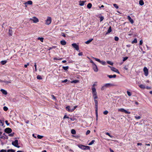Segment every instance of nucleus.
I'll return each mask as SVG.
<instances>
[{
    "label": "nucleus",
    "instance_id": "obj_57",
    "mask_svg": "<svg viewBox=\"0 0 152 152\" xmlns=\"http://www.w3.org/2000/svg\"><path fill=\"white\" fill-rule=\"evenodd\" d=\"M142 43H143V42H142V40H140V41L139 45H141L142 44Z\"/></svg>",
    "mask_w": 152,
    "mask_h": 152
},
{
    "label": "nucleus",
    "instance_id": "obj_20",
    "mask_svg": "<svg viewBox=\"0 0 152 152\" xmlns=\"http://www.w3.org/2000/svg\"><path fill=\"white\" fill-rule=\"evenodd\" d=\"M139 4L141 6H142L144 4V1L142 0H140L139 1Z\"/></svg>",
    "mask_w": 152,
    "mask_h": 152
},
{
    "label": "nucleus",
    "instance_id": "obj_37",
    "mask_svg": "<svg viewBox=\"0 0 152 152\" xmlns=\"http://www.w3.org/2000/svg\"><path fill=\"white\" fill-rule=\"evenodd\" d=\"M137 42V39L136 38H135L134 39V40L132 42V44H134V43H136Z\"/></svg>",
    "mask_w": 152,
    "mask_h": 152
},
{
    "label": "nucleus",
    "instance_id": "obj_39",
    "mask_svg": "<svg viewBox=\"0 0 152 152\" xmlns=\"http://www.w3.org/2000/svg\"><path fill=\"white\" fill-rule=\"evenodd\" d=\"M37 78L39 80H41L42 79V77L39 75H38L37 76Z\"/></svg>",
    "mask_w": 152,
    "mask_h": 152
},
{
    "label": "nucleus",
    "instance_id": "obj_5",
    "mask_svg": "<svg viewBox=\"0 0 152 152\" xmlns=\"http://www.w3.org/2000/svg\"><path fill=\"white\" fill-rule=\"evenodd\" d=\"M0 138L5 139L8 138V136L6 135L5 134H0Z\"/></svg>",
    "mask_w": 152,
    "mask_h": 152
},
{
    "label": "nucleus",
    "instance_id": "obj_40",
    "mask_svg": "<svg viewBox=\"0 0 152 152\" xmlns=\"http://www.w3.org/2000/svg\"><path fill=\"white\" fill-rule=\"evenodd\" d=\"M113 5L116 9H118V7L117 4H113Z\"/></svg>",
    "mask_w": 152,
    "mask_h": 152
},
{
    "label": "nucleus",
    "instance_id": "obj_48",
    "mask_svg": "<svg viewBox=\"0 0 152 152\" xmlns=\"http://www.w3.org/2000/svg\"><path fill=\"white\" fill-rule=\"evenodd\" d=\"M139 87L142 88H145V86L144 85H140L139 86Z\"/></svg>",
    "mask_w": 152,
    "mask_h": 152
},
{
    "label": "nucleus",
    "instance_id": "obj_31",
    "mask_svg": "<svg viewBox=\"0 0 152 152\" xmlns=\"http://www.w3.org/2000/svg\"><path fill=\"white\" fill-rule=\"evenodd\" d=\"M7 62V61H1V64L2 65H4L5 64H6Z\"/></svg>",
    "mask_w": 152,
    "mask_h": 152
},
{
    "label": "nucleus",
    "instance_id": "obj_14",
    "mask_svg": "<svg viewBox=\"0 0 152 152\" xmlns=\"http://www.w3.org/2000/svg\"><path fill=\"white\" fill-rule=\"evenodd\" d=\"M86 2L85 1H79V5L80 6H83L84 4V3Z\"/></svg>",
    "mask_w": 152,
    "mask_h": 152
},
{
    "label": "nucleus",
    "instance_id": "obj_32",
    "mask_svg": "<svg viewBox=\"0 0 152 152\" xmlns=\"http://www.w3.org/2000/svg\"><path fill=\"white\" fill-rule=\"evenodd\" d=\"M62 68L64 70H66L69 69V67L68 66H63L62 67Z\"/></svg>",
    "mask_w": 152,
    "mask_h": 152
},
{
    "label": "nucleus",
    "instance_id": "obj_2",
    "mask_svg": "<svg viewBox=\"0 0 152 152\" xmlns=\"http://www.w3.org/2000/svg\"><path fill=\"white\" fill-rule=\"evenodd\" d=\"M51 18L50 17H48L47 19L45 21V24L47 25H49L51 23Z\"/></svg>",
    "mask_w": 152,
    "mask_h": 152
},
{
    "label": "nucleus",
    "instance_id": "obj_8",
    "mask_svg": "<svg viewBox=\"0 0 152 152\" xmlns=\"http://www.w3.org/2000/svg\"><path fill=\"white\" fill-rule=\"evenodd\" d=\"M4 131L6 133H11L12 132V130L10 128H7L4 129Z\"/></svg>",
    "mask_w": 152,
    "mask_h": 152
},
{
    "label": "nucleus",
    "instance_id": "obj_33",
    "mask_svg": "<svg viewBox=\"0 0 152 152\" xmlns=\"http://www.w3.org/2000/svg\"><path fill=\"white\" fill-rule=\"evenodd\" d=\"M4 121L1 120H0V126H3L4 125Z\"/></svg>",
    "mask_w": 152,
    "mask_h": 152
},
{
    "label": "nucleus",
    "instance_id": "obj_23",
    "mask_svg": "<svg viewBox=\"0 0 152 152\" xmlns=\"http://www.w3.org/2000/svg\"><path fill=\"white\" fill-rule=\"evenodd\" d=\"M79 82V80H75L71 81V83H76Z\"/></svg>",
    "mask_w": 152,
    "mask_h": 152
},
{
    "label": "nucleus",
    "instance_id": "obj_61",
    "mask_svg": "<svg viewBox=\"0 0 152 152\" xmlns=\"http://www.w3.org/2000/svg\"><path fill=\"white\" fill-rule=\"evenodd\" d=\"M51 96L53 99H54L55 100L56 99V97L53 95H52Z\"/></svg>",
    "mask_w": 152,
    "mask_h": 152
},
{
    "label": "nucleus",
    "instance_id": "obj_24",
    "mask_svg": "<svg viewBox=\"0 0 152 152\" xmlns=\"http://www.w3.org/2000/svg\"><path fill=\"white\" fill-rule=\"evenodd\" d=\"M26 4H29V5H31L32 4V1L29 0L27 2H26Z\"/></svg>",
    "mask_w": 152,
    "mask_h": 152
},
{
    "label": "nucleus",
    "instance_id": "obj_64",
    "mask_svg": "<svg viewBox=\"0 0 152 152\" xmlns=\"http://www.w3.org/2000/svg\"><path fill=\"white\" fill-rule=\"evenodd\" d=\"M9 134V135L10 136L12 137L13 136L14 134Z\"/></svg>",
    "mask_w": 152,
    "mask_h": 152
},
{
    "label": "nucleus",
    "instance_id": "obj_28",
    "mask_svg": "<svg viewBox=\"0 0 152 152\" xmlns=\"http://www.w3.org/2000/svg\"><path fill=\"white\" fill-rule=\"evenodd\" d=\"M79 147L85 150L86 146L81 145Z\"/></svg>",
    "mask_w": 152,
    "mask_h": 152
},
{
    "label": "nucleus",
    "instance_id": "obj_35",
    "mask_svg": "<svg viewBox=\"0 0 152 152\" xmlns=\"http://www.w3.org/2000/svg\"><path fill=\"white\" fill-rule=\"evenodd\" d=\"M38 39L40 40L41 42H43V41L44 38L43 37H38Z\"/></svg>",
    "mask_w": 152,
    "mask_h": 152
},
{
    "label": "nucleus",
    "instance_id": "obj_9",
    "mask_svg": "<svg viewBox=\"0 0 152 152\" xmlns=\"http://www.w3.org/2000/svg\"><path fill=\"white\" fill-rule=\"evenodd\" d=\"M143 71L145 76H147L148 75V69L147 68L145 67L143 69Z\"/></svg>",
    "mask_w": 152,
    "mask_h": 152
},
{
    "label": "nucleus",
    "instance_id": "obj_36",
    "mask_svg": "<svg viewBox=\"0 0 152 152\" xmlns=\"http://www.w3.org/2000/svg\"><path fill=\"white\" fill-rule=\"evenodd\" d=\"M100 63L104 65H105L106 64V62L104 61H101Z\"/></svg>",
    "mask_w": 152,
    "mask_h": 152
},
{
    "label": "nucleus",
    "instance_id": "obj_6",
    "mask_svg": "<svg viewBox=\"0 0 152 152\" xmlns=\"http://www.w3.org/2000/svg\"><path fill=\"white\" fill-rule=\"evenodd\" d=\"M30 19L32 20L34 23H37L39 21L38 18L35 17H34L32 18H30Z\"/></svg>",
    "mask_w": 152,
    "mask_h": 152
},
{
    "label": "nucleus",
    "instance_id": "obj_26",
    "mask_svg": "<svg viewBox=\"0 0 152 152\" xmlns=\"http://www.w3.org/2000/svg\"><path fill=\"white\" fill-rule=\"evenodd\" d=\"M1 82L5 83L6 84H8L9 83H11V82L10 81H7L6 80H1Z\"/></svg>",
    "mask_w": 152,
    "mask_h": 152
},
{
    "label": "nucleus",
    "instance_id": "obj_56",
    "mask_svg": "<svg viewBox=\"0 0 152 152\" xmlns=\"http://www.w3.org/2000/svg\"><path fill=\"white\" fill-rule=\"evenodd\" d=\"M94 102L95 103V105H98V101L97 100H94Z\"/></svg>",
    "mask_w": 152,
    "mask_h": 152
},
{
    "label": "nucleus",
    "instance_id": "obj_60",
    "mask_svg": "<svg viewBox=\"0 0 152 152\" xmlns=\"http://www.w3.org/2000/svg\"><path fill=\"white\" fill-rule=\"evenodd\" d=\"M63 118H64V119H65V118H69V117L68 116H67L66 115H64V116Z\"/></svg>",
    "mask_w": 152,
    "mask_h": 152
},
{
    "label": "nucleus",
    "instance_id": "obj_4",
    "mask_svg": "<svg viewBox=\"0 0 152 152\" xmlns=\"http://www.w3.org/2000/svg\"><path fill=\"white\" fill-rule=\"evenodd\" d=\"M118 111L122 112H124L126 114H129L131 113L130 112L127 111L124 109L121 108L118 109Z\"/></svg>",
    "mask_w": 152,
    "mask_h": 152
},
{
    "label": "nucleus",
    "instance_id": "obj_47",
    "mask_svg": "<svg viewBox=\"0 0 152 152\" xmlns=\"http://www.w3.org/2000/svg\"><path fill=\"white\" fill-rule=\"evenodd\" d=\"M108 113V111L107 110H105L103 112V114L104 115H107Z\"/></svg>",
    "mask_w": 152,
    "mask_h": 152
},
{
    "label": "nucleus",
    "instance_id": "obj_34",
    "mask_svg": "<svg viewBox=\"0 0 152 152\" xmlns=\"http://www.w3.org/2000/svg\"><path fill=\"white\" fill-rule=\"evenodd\" d=\"M15 151L14 150L11 149H9L7 150V152H15Z\"/></svg>",
    "mask_w": 152,
    "mask_h": 152
},
{
    "label": "nucleus",
    "instance_id": "obj_7",
    "mask_svg": "<svg viewBox=\"0 0 152 152\" xmlns=\"http://www.w3.org/2000/svg\"><path fill=\"white\" fill-rule=\"evenodd\" d=\"M72 46L77 51L79 50V46L75 43H74L72 44Z\"/></svg>",
    "mask_w": 152,
    "mask_h": 152
},
{
    "label": "nucleus",
    "instance_id": "obj_12",
    "mask_svg": "<svg viewBox=\"0 0 152 152\" xmlns=\"http://www.w3.org/2000/svg\"><path fill=\"white\" fill-rule=\"evenodd\" d=\"M127 18L131 23L133 24L134 23L133 20L131 18L130 16H128Z\"/></svg>",
    "mask_w": 152,
    "mask_h": 152
},
{
    "label": "nucleus",
    "instance_id": "obj_1",
    "mask_svg": "<svg viewBox=\"0 0 152 152\" xmlns=\"http://www.w3.org/2000/svg\"><path fill=\"white\" fill-rule=\"evenodd\" d=\"M115 86V85L112 83H106L102 86L101 88V90L102 91H103L105 90L107 88H110L112 86Z\"/></svg>",
    "mask_w": 152,
    "mask_h": 152
},
{
    "label": "nucleus",
    "instance_id": "obj_10",
    "mask_svg": "<svg viewBox=\"0 0 152 152\" xmlns=\"http://www.w3.org/2000/svg\"><path fill=\"white\" fill-rule=\"evenodd\" d=\"M110 69L111 70H112L113 71L117 72L118 73H119V71H118V69L115 68V67H110Z\"/></svg>",
    "mask_w": 152,
    "mask_h": 152
},
{
    "label": "nucleus",
    "instance_id": "obj_11",
    "mask_svg": "<svg viewBox=\"0 0 152 152\" xmlns=\"http://www.w3.org/2000/svg\"><path fill=\"white\" fill-rule=\"evenodd\" d=\"M12 28L10 27V28L9 30L8 34L9 36H11L12 35L13 31L12 30Z\"/></svg>",
    "mask_w": 152,
    "mask_h": 152
},
{
    "label": "nucleus",
    "instance_id": "obj_16",
    "mask_svg": "<svg viewBox=\"0 0 152 152\" xmlns=\"http://www.w3.org/2000/svg\"><path fill=\"white\" fill-rule=\"evenodd\" d=\"M66 42L64 40H61V44L63 45H65L66 44Z\"/></svg>",
    "mask_w": 152,
    "mask_h": 152
},
{
    "label": "nucleus",
    "instance_id": "obj_38",
    "mask_svg": "<svg viewBox=\"0 0 152 152\" xmlns=\"http://www.w3.org/2000/svg\"><path fill=\"white\" fill-rule=\"evenodd\" d=\"M96 61H97L99 62V63L100 62H101V61L98 58H93Z\"/></svg>",
    "mask_w": 152,
    "mask_h": 152
},
{
    "label": "nucleus",
    "instance_id": "obj_30",
    "mask_svg": "<svg viewBox=\"0 0 152 152\" xmlns=\"http://www.w3.org/2000/svg\"><path fill=\"white\" fill-rule=\"evenodd\" d=\"M107 62L108 64H110L111 65L113 66V63L110 61H107Z\"/></svg>",
    "mask_w": 152,
    "mask_h": 152
},
{
    "label": "nucleus",
    "instance_id": "obj_13",
    "mask_svg": "<svg viewBox=\"0 0 152 152\" xmlns=\"http://www.w3.org/2000/svg\"><path fill=\"white\" fill-rule=\"evenodd\" d=\"M93 68L94 71L95 72H97L98 71V68L96 65H94L93 66Z\"/></svg>",
    "mask_w": 152,
    "mask_h": 152
},
{
    "label": "nucleus",
    "instance_id": "obj_62",
    "mask_svg": "<svg viewBox=\"0 0 152 152\" xmlns=\"http://www.w3.org/2000/svg\"><path fill=\"white\" fill-rule=\"evenodd\" d=\"M68 81V80L67 79H65L63 81H62V83H66Z\"/></svg>",
    "mask_w": 152,
    "mask_h": 152
},
{
    "label": "nucleus",
    "instance_id": "obj_22",
    "mask_svg": "<svg viewBox=\"0 0 152 152\" xmlns=\"http://www.w3.org/2000/svg\"><path fill=\"white\" fill-rule=\"evenodd\" d=\"M93 40V39H91L85 42L86 44H88L89 43L91 42Z\"/></svg>",
    "mask_w": 152,
    "mask_h": 152
},
{
    "label": "nucleus",
    "instance_id": "obj_27",
    "mask_svg": "<svg viewBox=\"0 0 152 152\" xmlns=\"http://www.w3.org/2000/svg\"><path fill=\"white\" fill-rule=\"evenodd\" d=\"M92 5L91 3H89L87 5V7L88 9H90L92 7Z\"/></svg>",
    "mask_w": 152,
    "mask_h": 152
},
{
    "label": "nucleus",
    "instance_id": "obj_17",
    "mask_svg": "<svg viewBox=\"0 0 152 152\" xmlns=\"http://www.w3.org/2000/svg\"><path fill=\"white\" fill-rule=\"evenodd\" d=\"M92 94L94 93H97L96 91V89L95 87H92Z\"/></svg>",
    "mask_w": 152,
    "mask_h": 152
},
{
    "label": "nucleus",
    "instance_id": "obj_44",
    "mask_svg": "<svg viewBox=\"0 0 152 152\" xmlns=\"http://www.w3.org/2000/svg\"><path fill=\"white\" fill-rule=\"evenodd\" d=\"M99 18H100V22L102 21L104 19V18L103 16H101V17H99Z\"/></svg>",
    "mask_w": 152,
    "mask_h": 152
},
{
    "label": "nucleus",
    "instance_id": "obj_55",
    "mask_svg": "<svg viewBox=\"0 0 152 152\" xmlns=\"http://www.w3.org/2000/svg\"><path fill=\"white\" fill-rule=\"evenodd\" d=\"M90 149V147H89L88 146H86L85 150L86 149L89 150Z\"/></svg>",
    "mask_w": 152,
    "mask_h": 152
},
{
    "label": "nucleus",
    "instance_id": "obj_19",
    "mask_svg": "<svg viewBox=\"0 0 152 152\" xmlns=\"http://www.w3.org/2000/svg\"><path fill=\"white\" fill-rule=\"evenodd\" d=\"M107 76L110 78H115L116 77V75H108Z\"/></svg>",
    "mask_w": 152,
    "mask_h": 152
},
{
    "label": "nucleus",
    "instance_id": "obj_49",
    "mask_svg": "<svg viewBox=\"0 0 152 152\" xmlns=\"http://www.w3.org/2000/svg\"><path fill=\"white\" fill-rule=\"evenodd\" d=\"M92 94V95H93V97H95V96H97V93H93Z\"/></svg>",
    "mask_w": 152,
    "mask_h": 152
},
{
    "label": "nucleus",
    "instance_id": "obj_42",
    "mask_svg": "<svg viewBox=\"0 0 152 152\" xmlns=\"http://www.w3.org/2000/svg\"><path fill=\"white\" fill-rule=\"evenodd\" d=\"M37 137L38 139H41L43 137V136L38 135H37Z\"/></svg>",
    "mask_w": 152,
    "mask_h": 152
},
{
    "label": "nucleus",
    "instance_id": "obj_63",
    "mask_svg": "<svg viewBox=\"0 0 152 152\" xmlns=\"http://www.w3.org/2000/svg\"><path fill=\"white\" fill-rule=\"evenodd\" d=\"M78 55L79 56H81L83 55V53L82 52H80V53H79L78 54Z\"/></svg>",
    "mask_w": 152,
    "mask_h": 152
},
{
    "label": "nucleus",
    "instance_id": "obj_46",
    "mask_svg": "<svg viewBox=\"0 0 152 152\" xmlns=\"http://www.w3.org/2000/svg\"><path fill=\"white\" fill-rule=\"evenodd\" d=\"M136 119H140L141 118V117L140 116H135L134 117Z\"/></svg>",
    "mask_w": 152,
    "mask_h": 152
},
{
    "label": "nucleus",
    "instance_id": "obj_52",
    "mask_svg": "<svg viewBox=\"0 0 152 152\" xmlns=\"http://www.w3.org/2000/svg\"><path fill=\"white\" fill-rule=\"evenodd\" d=\"M7 151L6 150L2 149L0 151V152H7Z\"/></svg>",
    "mask_w": 152,
    "mask_h": 152
},
{
    "label": "nucleus",
    "instance_id": "obj_29",
    "mask_svg": "<svg viewBox=\"0 0 152 152\" xmlns=\"http://www.w3.org/2000/svg\"><path fill=\"white\" fill-rule=\"evenodd\" d=\"M95 142V140H93L91 141L88 144V145H92L94 143V142Z\"/></svg>",
    "mask_w": 152,
    "mask_h": 152
},
{
    "label": "nucleus",
    "instance_id": "obj_54",
    "mask_svg": "<svg viewBox=\"0 0 152 152\" xmlns=\"http://www.w3.org/2000/svg\"><path fill=\"white\" fill-rule=\"evenodd\" d=\"M75 130L74 129H72L71 131V133H75Z\"/></svg>",
    "mask_w": 152,
    "mask_h": 152
},
{
    "label": "nucleus",
    "instance_id": "obj_15",
    "mask_svg": "<svg viewBox=\"0 0 152 152\" xmlns=\"http://www.w3.org/2000/svg\"><path fill=\"white\" fill-rule=\"evenodd\" d=\"M1 91L4 94L7 95V91L4 89H1Z\"/></svg>",
    "mask_w": 152,
    "mask_h": 152
},
{
    "label": "nucleus",
    "instance_id": "obj_18",
    "mask_svg": "<svg viewBox=\"0 0 152 152\" xmlns=\"http://www.w3.org/2000/svg\"><path fill=\"white\" fill-rule=\"evenodd\" d=\"M112 31L111 28V26H110L107 30V32L106 33V34L110 33Z\"/></svg>",
    "mask_w": 152,
    "mask_h": 152
},
{
    "label": "nucleus",
    "instance_id": "obj_41",
    "mask_svg": "<svg viewBox=\"0 0 152 152\" xmlns=\"http://www.w3.org/2000/svg\"><path fill=\"white\" fill-rule=\"evenodd\" d=\"M3 109L5 111H7L8 110V108L6 106H4L3 107Z\"/></svg>",
    "mask_w": 152,
    "mask_h": 152
},
{
    "label": "nucleus",
    "instance_id": "obj_53",
    "mask_svg": "<svg viewBox=\"0 0 152 152\" xmlns=\"http://www.w3.org/2000/svg\"><path fill=\"white\" fill-rule=\"evenodd\" d=\"M127 93L129 96H130L131 95V94L130 92L127 91Z\"/></svg>",
    "mask_w": 152,
    "mask_h": 152
},
{
    "label": "nucleus",
    "instance_id": "obj_58",
    "mask_svg": "<svg viewBox=\"0 0 152 152\" xmlns=\"http://www.w3.org/2000/svg\"><path fill=\"white\" fill-rule=\"evenodd\" d=\"M37 136V134H32V136L35 138H36Z\"/></svg>",
    "mask_w": 152,
    "mask_h": 152
},
{
    "label": "nucleus",
    "instance_id": "obj_21",
    "mask_svg": "<svg viewBox=\"0 0 152 152\" xmlns=\"http://www.w3.org/2000/svg\"><path fill=\"white\" fill-rule=\"evenodd\" d=\"M71 136L76 138H77L79 137V135H76V134H72Z\"/></svg>",
    "mask_w": 152,
    "mask_h": 152
},
{
    "label": "nucleus",
    "instance_id": "obj_45",
    "mask_svg": "<svg viewBox=\"0 0 152 152\" xmlns=\"http://www.w3.org/2000/svg\"><path fill=\"white\" fill-rule=\"evenodd\" d=\"M114 39L115 41H118L119 40V38L117 37H115L114 38Z\"/></svg>",
    "mask_w": 152,
    "mask_h": 152
},
{
    "label": "nucleus",
    "instance_id": "obj_50",
    "mask_svg": "<svg viewBox=\"0 0 152 152\" xmlns=\"http://www.w3.org/2000/svg\"><path fill=\"white\" fill-rule=\"evenodd\" d=\"M128 58L127 57H124L123 58V61H125L128 59Z\"/></svg>",
    "mask_w": 152,
    "mask_h": 152
},
{
    "label": "nucleus",
    "instance_id": "obj_43",
    "mask_svg": "<svg viewBox=\"0 0 152 152\" xmlns=\"http://www.w3.org/2000/svg\"><path fill=\"white\" fill-rule=\"evenodd\" d=\"M77 107V106H75L73 107L71 109V111L72 112Z\"/></svg>",
    "mask_w": 152,
    "mask_h": 152
},
{
    "label": "nucleus",
    "instance_id": "obj_25",
    "mask_svg": "<svg viewBox=\"0 0 152 152\" xmlns=\"http://www.w3.org/2000/svg\"><path fill=\"white\" fill-rule=\"evenodd\" d=\"M70 106H68L66 107V109L69 112H72L71 111V109H70Z\"/></svg>",
    "mask_w": 152,
    "mask_h": 152
},
{
    "label": "nucleus",
    "instance_id": "obj_3",
    "mask_svg": "<svg viewBox=\"0 0 152 152\" xmlns=\"http://www.w3.org/2000/svg\"><path fill=\"white\" fill-rule=\"evenodd\" d=\"M18 140H15L14 141L12 142V144L13 145H14L15 147H17L18 148H20V146L18 145Z\"/></svg>",
    "mask_w": 152,
    "mask_h": 152
},
{
    "label": "nucleus",
    "instance_id": "obj_59",
    "mask_svg": "<svg viewBox=\"0 0 152 152\" xmlns=\"http://www.w3.org/2000/svg\"><path fill=\"white\" fill-rule=\"evenodd\" d=\"M6 124H7V126H9L10 125V124L9 123H8V121L7 120L5 121Z\"/></svg>",
    "mask_w": 152,
    "mask_h": 152
},
{
    "label": "nucleus",
    "instance_id": "obj_51",
    "mask_svg": "<svg viewBox=\"0 0 152 152\" xmlns=\"http://www.w3.org/2000/svg\"><path fill=\"white\" fill-rule=\"evenodd\" d=\"M95 111H98V105H95Z\"/></svg>",
    "mask_w": 152,
    "mask_h": 152
}]
</instances>
